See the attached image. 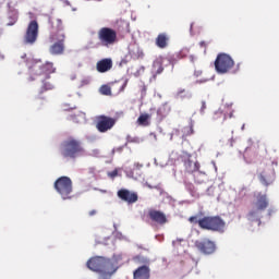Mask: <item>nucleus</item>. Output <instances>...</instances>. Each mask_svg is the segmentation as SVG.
<instances>
[{
    "label": "nucleus",
    "instance_id": "nucleus-1",
    "mask_svg": "<svg viewBox=\"0 0 279 279\" xmlns=\"http://www.w3.org/2000/svg\"><path fill=\"white\" fill-rule=\"evenodd\" d=\"M121 260H123L121 255H113L111 259L97 256L92 257L87 262V267L92 271L99 274L98 279H110L112 278V274H116L117 269H119V262Z\"/></svg>",
    "mask_w": 279,
    "mask_h": 279
},
{
    "label": "nucleus",
    "instance_id": "nucleus-2",
    "mask_svg": "<svg viewBox=\"0 0 279 279\" xmlns=\"http://www.w3.org/2000/svg\"><path fill=\"white\" fill-rule=\"evenodd\" d=\"M61 156L65 160H76V158L86 156V148H84L82 141L70 136L61 143Z\"/></svg>",
    "mask_w": 279,
    "mask_h": 279
},
{
    "label": "nucleus",
    "instance_id": "nucleus-3",
    "mask_svg": "<svg viewBox=\"0 0 279 279\" xmlns=\"http://www.w3.org/2000/svg\"><path fill=\"white\" fill-rule=\"evenodd\" d=\"M201 230H209L210 232H226V220L221 216H205L199 219Z\"/></svg>",
    "mask_w": 279,
    "mask_h": 279
},
{
    "label": "nucleus",
    "instance_id": "nucleus-4",
    "mask_svg": "<svg viewBox=\"0 0 279 279\" xmlns=\"http://www.w3.org/2000/svg\"><path fill=\"white\" fill-rule=\"evenodd\" d=\"M255 209H252L246 215L248 221H258L260 223V213L267 210L269 207V199H267V195L263 193H257L255 195V202L253 203Z\"/></svg>",
    "mask_w": 279,
    "mask_h": 279
},
{
    "label": "nucleus",
    "instance_id": "nucleus-5",
    "mask_svg": "<svg viewBox=\"0 0 279 279\" xmlns=\"http://www.w3.org/2000/svg\"><path fill=\"white\" fill-rule=\"evenodd\" d=\"M170 158L173 162H183L186 173H197V171H199L201 166L198 161H192L191 158H193V156L186 151H183L182 154L171 153Z\"/></svg>",
    "mask_w": 279,
    "mask_h": 279
},
{
    "label": "nucleus",
    "instance_id": "nucleus-6",
    "mask_svg": "<svg viewBox=\"0 0 279 279\" xmlns=\"http://www.w3.org/2000/svg\"><path fill=\"white\" fill-rule=\"evenodd\" d=\"M278 161H268L264 165L262 171H259L258 180L264 186H270L276 181V169Z\"/></svg>",
    "mask_w": 279,
    "mask_h": 279
},
{
    "label": "nucleus",
    "instance_id": "nucleus-7",
    "mask_svg": "<svg viewBox=\"0 0 279 279\" xmlns=\"http://www.w3.org/2000/svg\"><path fill=\"white\" fill-rule=\"evenodd\" d=\"M214 64L217 73L226 75V73H230V71L234 69V59L226 52H220L218 53Z\"/></svg>",
    "mask_w": 279,
    "mask_h": 279
},
{
    "label": "nucleus",
    "instance_id": "nucleus-8",
    "mask_svg": "<svg viewBox=\"0 0 279 279\" xmlns=\"http://www.w3.org/2000/svg\"><path fill=\"white\" fill-rule=\"evenodd\" d=\"M51 73H56V68H53V63L51 62L43 64V61H35L31 66V75L33 77H46V80H50Z\"/></svg>",
    "mask_w": 279,
    "mask_h": 279
},
{
    "label": "nucleus",
    "instance_id": "nucleus-9",
    "mask_svg": "<svg viewBox=\"0 0 279 279\" xmlns=\"http://www.w3.org/2000/svg\"><path fill=\"white\" fill-rule=\"evenodd\" d=\"M54 189L61 195L62 199H71L73 193V181L69 177H60L54 182Z\"/></svg>",
    "mask_w": 279,
    "mask_h": 279
},
{
    "label": "nucleus",
    "instance_id": "nucleus-10",
    "mask_svg": "<svg viewBox=\"0 0 279 279\" xmlns=\"http://www.w3.org/2000/svg\"><path fill=\"white\" fill-rule=\"evenodd\" d=\"M97 36L101 47H112V45H116L119 40L117 37V31L111 27H101L98 31Z\"/></svg>",
    "mask_w": 279,
    "mask_h": 279
},
{
    "label": "nucleus",
    "instance_id": "nucleus-11",
    "mask_svg": "<svg viewBox=\"0 0 279 279\" xmlns=\"http://www.w3.org/2000/svg\"><path fill=\"white\" fill-rule=\"evenodd\" d=\"M117 125V119L108 117V116H97L96 117V130L100 132V134H106V132H110Z\"/></svg>",
    "mask_w": 279,
    "mask_h": 279
},
{
    "label": "nucleus",
    "instance_id": "nucleus-12",
    "mask_svg": "<svg viewBox=\"0 0 279 279\" xmlns=\"http://www.w3.org/2000/svg\"><path fill=\"white\" fill-rule=\"evenodd\" d=\"M38 22L36 20L31 21L24 34V45L36 44V40H38Z\"/></svg>",
    "mask_w": 279,
    "mask_h": 279
},
{
    "label": "nucleus",
    "instance_id": "nucleus-13",
    "mask_svg": "<svg viewBox=\"0 0 279 279\" xmlns=\"http://www.w3.org/2000/svg\"><path fill=\"white\" fill-rule=\"evenodd\" d=\"M195 247L198 250V252H201V254L205 255L215 254V252L217 251V245L209 239L196 241Z\"/></svg>",
    "mask_w": 279,
    "mask_h": 279
},
{
    "label": "nucleus",
    "instance_id": "nucleus-14",
    "mask_svg": "<svg viewBox=\"0 0 279 279\" xmlns=\"http://www.w3.org/2000/svg\"><path fill=\"white\" fill-rule=\"evenodd\" d=\"M148 219H150V221L157 226H165L166 223H169L167 215L163 211L155 208L148 209Z\"/></svg>",
    "mask_w": 279,
    "mask_h": 279
},
{
    "label": "nucleus",
    "instance_id": "nucleus-15",
    "mask_svg": "<svg viewBox=\"0 0 279 279\" xmlns=\"http://www.w3.org/2000/svg\"><path fill=\"white\" fill-rule=\"evenodd\" d=\"M34 80H39V82H41V87L38 92L36 99H45L43 94L47 93V90H53V88H54L51 81H49V78H47L45 76H31L29 77V82H34Z\"/></svg>",
    "mask_w": 279,
    "mask_h": 279
},
{
    "label": "nucleus",
    "instance_id": "nucleus-16",
    "mask_svg": "<svg viewBox=\"0 0 279 279\" xmlns=\"http://www.w3.org/2000/svg\"><path fill=\"white\" fill-rule=\"evenodd\" d=\"M66 35L64 34V26L62 20H57V29L50 34V43H64Z\"/></svg>",
    "mask_w": 279,
    "mask_h": 279
},
{
    "label": "nucleus",
    "instance_id": "nucleus-17",
    "mask_svg": "<svg viewBox=\"0 0 279 279\" xmlns=\"http://www.w3.org/2000/svg\"><path fill=\"white\" fill-rule=\"evenodd\" d=\"M117 195L119 199L126 202V204H136L138 202V194L126 189L119 190Z\"/></svg>",
    "mask_w": 279,
    "mask_h": 279
},
{
    "label": "nucleus",
    "instance_id": "nucleus-18",
    "mask_svg": "<svg viewBox=\"0 0 279 279\" xmlns=\"http://www.w3.org/2000/svg\"><path fill=\"white\" fill-rule=\"evenodd\" d=\"M151 278V269L149 266H141L133 271V279H149Z\"/></svg>",
    "mask_w": 279,
    "mask_h": 279
},
{
    "label": "nucleus",
    "instance_id": "nucleus-19",
    "mask_svg": "<svg viewBox=\"0 0 279 279\" xmlns=\"http://www.w3.org/2000/svg\"><path fill=\"white\" fill-rule=\"evenodd\" d=\"M112 60L110 58H105L96 63V70L98 73H108V71L112 70Z\"/></svg>",
    "mask_w": 279,
    "mask_h": 279
},
{
    "label": "nucleus",
    "instance_id": "nucleus-20",
    "mask_svg": "<svg viewBox=\"0 0 279 279\" xmlns=\"http://www.w3.org/2000/svg\"><path fill=\"white\" fill-rule=\"evenodd\" d=\"M156 47L167 49L169 47V35L167 33L159 34L155 39Z\"/></svg>",
    "mask_w": 279,
    "mask_h": 279
},
{
    "label": "nucleus",
    "instance_id": "nucleus-21",
    "mask_svg": "<svg viewBox=\"0 0 279 279\" xmlns=\"http://www.w3.org/2000/svg\"><path fill=\"white\" fill-rule=\"evenodd\" d=\"M49 52L51 56H62V53H64V41H54L53 45L50 46Z\"/></svg>",
    "mask_w": 279,
    "mask_h": 279
},
{
    "label": "nucleus",
    "instance_id": "nucleus-22",
    "mask_svg": "<svg viewBox=\"0 0 279 279\" xmlns=\"http://www.w3.org/2000/svg\"><path fill=\"white\" fill-rule=\"evenodd\" d=\"M169 112H171V108L167 105H161L157 109V121H163L169 116Z\"/></svg>",
    "mask_w": 279,
    "mask_h": 279
},
{
    "label": "nucleus",
    "instance_id": "nucleus-23",
    "mask_svg": "<svg viewBox=\"0 0 279 279\" xmlns=\"http://www.w3.org/2000/svg\"><path fill=\"white\" fill-rule=\"evenodd\" d=\"M149 119H151V114L143 113L138 117L137 123L138 125H143L144 128H147V125H149Z\"/></svg>",
    "mask_w": 279,
    "mask_h": 279
},
{
    "label": "nucleus",
    "instance_id": "nucleus-24",
    "mask_svg": "<svg viewBox=\"0 0 279 279\" xmlns=\"http://www.w3.org/2000/svg\"><path fill=\"white\" fill-rule=\"evenodd\" d=\"M182 132H183V135H182L183 138H186V136H191L195 134V131L193 130V122H190L189 125L184 126L182 129Z\"/></svg>",
    "mask_w": 279,
    "mask_h": 279
},
{
    "label": "nucleus",
    "instance_id": "nucleus-25",
    "mask_svg": "<svg viewBox=\"0 0 279 279\" xmlns=\"http://www.w3.org/2000/svg\"><path fill=\"white\" fill-rule=\"evenodd\" d=\"M99 93H100V95L110 97L112 95V88H110V85H101L99 88Z\"/></svg>",
    "mask_w": 279,
    "mask_h": 279
},
{
    "label": "nucleus",
    "instance_id": "nucleus-26",
    "mask_svg": "<svg viewBox=\"0 0 279 279\" xmlns=\"http://www.w3.org/2000/svg\"><path fill=\"white\" fill-rule=\"evenodd\" d=\"M194 180L196 184H204V182H206V173L197 172L194 175Z\"/></svg>",
    "mask_w": 279,
    "mask_h": 279
},
{
    "label": "nucleus",
    "instance_id": "nucleus-27",
    "mask_svg": "<svg viewBox=\"0 0 279 279\" xmlns=\"http://www.w3.org/2000/svg\"><path fill=\"white\" fill-rule=\"evenodd\" d=\"M154 68L157 69L155 75H160L165 71V66H162V61H156L154 63Z\"/></svg>",
    "mask_w": 279,
    "mask_h": 279
},
{
    "label": "nucleus",
    "instance_id": "nucleus-28",
    "mask_svg": "<svg viewBox=\"0 0 279 279\" xmlns=\"http://www.w3.org/2000/svg\"><path fill=\"white\" fill-rule=\"evenodd\" d=\"M17 21H19V15L16 13H12L9 16V22L7 23V25H14Z\"/></svg>",
    "mask_w": 279,
    "mask_h": 279
},
{
    "label": "nucleus",
    "instance_id": "nucleus-29",
    "mask_svg": "<svg viewBox=\"0 0 279 279\" xmlns=\"http://www.w3.org/2000/svg\"><path fill=\"white\" fill-rule=\"evenodd\" d=\"M177 97L184 99V97H191V94L186 93V89L181 88L177 92Z\"/></svg>",
    "mask_w": 279,
    "mask_h": 279
},
{
    "label": "nucleus",
    "instance_id": "nucleus-30",
    "mask_svg": "<svg viewBox=\"0 0 279 279\" xmlns=\"http://www.w3.org/2000/svg\"><path fill=\"white\" fill-rule=\"evenodd\" d=\"M189 221H190V223H197L199 227V219L197 218V216H191L189 218Z\"/></svg>",
    "mask_w": 279,
    "mask_h": 279
},
{
    "label": "nucleus",
    "instance_id": "nucleus-31",
    "mask_svg": "<svg viewBox=\"0 0 279 279\" xmlns=\"http://www.w3.org/2000/svg\"><path fill=\"white\" fill-rule=\"evenodd\" d=\"M206 111V101H202V106H201V113L204 114V112Z\"/></svg>",
    "mask_w": 279,
    "mask_h": 279
},
{
    "label": "nucleus",
    "instance_id": "nucleus-32",
    "mask_svg": "<svg viewBox=\"0 0 279 279\" xmlns=\"http://www.w3.org/2000/svg\"><path fill=\"white\" fill-rule=\"evenodd\" d=\"M141 169H143V165L142 163H135L133 171H138Z\"/></svg>",
    "mask_w": 279,
    "mask_h": 279
},
{
    "label": "nucleus",
    "instance_id": "nucleus-33",
    "mask_svg": "<svg viewBox=\"0 0 279 279\" xmlns=\"http://www.w3.org/2000/svg\"><path fill=\"white\" fill-rule=\"evenodd\" d=\"M187 191H194L195 186L192 183L185 184Z\"/></svg>",
    "mask_w": 279,
    "mask_h": 279
},
{
    "label": "nucleus",
    "instance_id": "nucleus-34",
    "mask_svg": "<svg viewBox=\"0 0 279 279\" xmlns=\"http://www.w3.org/2000/svg\"><path fill=\"white\" fill-rule=\"evenodd\" d=\"M110 178H117L119 175V172L117 170H113L112 172H109Z\"/></svg>",
    "mask_w": 279,
    "mask_h": 279
},
{
    "label": "nucleus",
    "instance_id": "nucleus-35",
    "mask_svg": "<svg viewBox=\"0 0 279 279\" xmlns=\"http://www.w3.org/2000/svg\"><path fill=\"white\" fill-rule=\"evenodd\" d=\"M95 215H97V211L95 209L89 211V217H95Z\"/></svg>",
    "mask_w": 279,
    "mask_h": 279
},
{
    "label": "nucleus",
    "instance_id": "nucleus-36",
    "mask_svg": "<svg viewBox=\"0 0 279 279\" xmlns=\"http://www.w3.org/2000/svg\"><path fill=\"white\" fill-rule=\"evenodd\" d=\"M199 45L201 47H206V41H201Z\"/></svg>",
    "mask_w": 279,
    "mask_h": 279
},
{
    "label": "nucleus",
    "instance_id": "nucleus-37",
    "mask_svg": "<svg viewBox=\"0 0 279 279\" xmlns=\"http://www.w3.org/2000/svg\"><path fill=\"white\" fill-rule=\"evenodd\" d=\"M144 56L145 54L143 53V51H141L140 54H138V58H144Z\"/></svg>",
    "mask_w": 279,
    "mask_h": 279
},
{
    "label": "nucleus",
    "instance_id": "nucleus-38",
    "mask_svg": "<svg viewBox=\"0 0 279 279\" xmlns=\"http://www.w3.org/2000/svg\"><path fill=\"white\" fill-rule=\"evenodd\" d=\"M122 147H119V148H117V149H113V151H122Z\"/></svg>",
    "mask_w": 279,
    "mask_h": 279
},
{
    "label": "nucleus",
    "instance_id": "nucleus-39",
    "mask_svg": "<svg viewBox=\"0 0 279 279\" xmlns=\"http://www.w3.org/2000/svg\"><path fill=\"white\" fill-rule=\"evenodd\" d=\"M229 119H232V112H230V114H229Z\"/></svg>",
    "mask_w": 279,
    "mask_h": 279
},
{
    "label": "nucleus",
    "instance_id": "nucleus-40",
    "mask_svg": "<svg viewBox=\"0 0 279 279\" xmlns=\"http://www.w3.org/2000/svg\"><path fill=\"white\" fill-rule=\"evenodd\" d=\"M217 114H221V112H216V116H217Z\"/></svg>",
    "mask_w": 279,
    "mask_h": 279
}]
</instances>
